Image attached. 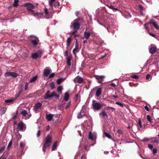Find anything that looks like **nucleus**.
I'll use <instances>...</instances> for the list:
<instances>
[{
    "instance_id": "nucleus-1",
    "label": "nucleus",
    "mask_w": 159,
    "mask_h": 159,
    "mask_svg": "<svg viewBox=\"0 0 159 159\" xmlns=\"http://www.w3.org/2000/svg\"><path fill=\"white\" fill-rule=\"evenodd\" d=\"M25 5L27 7L28 11L30 12L32 15L36 17L38 19L43 15L42 13H35L34 11L32 10L34 8V6L33 4L30 3H26Z\"/></svg>"
},
{
    "instance_id": "nucleus-2",
    "label": "nucleus",
    "mask_w": 159,
    "mask_h": 159,
    "mask_svg": "<svg viewBox=\"0 0 159 159\" xmlns=\"http://www.w3.org/2000/svg\"><path fill=\"white\" fill-rule=\"evenodd\" d=\"M52 136L49 135H47L43 145V151L45 152L46 149L48 147L52 142Z\"/></svg>"
},
{
    "instance_id": "nucleus-3",
    "label": "nucleus",
    "mask_w": 159,
    "mask_h": 159,
    "mask_svg": "<svg viewBox=\"0 0 159 159\" xmlns=\"http://www.w3.org/2000/svg\"><path fill=\"white\" fill-rule=\"evenodd\" d=\"M92 105L93 109L96 110H99L102 106L99 103L97 102L95 100L92 101Z\"/></svg>"
},
{
    "instance_id": "nucleus-4",
    "label": "nucleus",
    "mask_w": 159,
    "mask_h": 159,
    "mask_svg": "<svg viewBox=\"0 0 159 159\" xmlns=\"http://www.w3.org/2000/svg\"><path fill=\"white\" fill-rule=\"evenodd\" d=\"M56 0H50L48 2L50 6V9H53V4L54 6L56 7H58L59 4V2H55Z\"/></svg>"
},
{
    "instance_id": "nucleus-5",
    "label": "nucleus",
    "mask_w": 159,
    "mask_h": 159,
    "mask_svg": "<svg viewBox=\"0 0 159 159\" xmlns=\"http://www.w3.org/2000/svg\"><path fill=\"white\" fill-rule=\"evenodd\" d=\"M73 26V29L76 30H77L80 28V25L78 22V20H75L71 23V25Z\"/></svg>"
},
{
    "instance_id": "nucleus-6",
    "label": "nucleus",
    "mask_w": 159,
    "mask_h": 159,
    "mask_svg": "<svg viewBox=\"0 0 159 159\" xmlns=\"http://www.w3.org/2000/svg\"><path fill=\"white\" fill-rule=\"evenodd\" d=\"M42 105V103L40 102L37 103L34 105V111L36 112H38L40 109Z\"/></svg>"
},
{
    "instance_id": "nucleus-7",
    "label": "nucleus",
    "mask_w": 159,
    "mask_h": 159,
    "mask_svg": "<svg viewBox=\"0 0 159 159\" xmlns=\"http://www.w3.org/2000/svg\"><path fill=\"white\" fill-rule=\"evenodd\" d=\"M31 40L32 44L34 46L37 45L39 41L38 38L33 36H31Z\"/></svg>"
},
{
    "instance_id": "nucleus-8",
    "label": "nucleus",
    "mask_w": 159,
    "mask_h": 159,
    "mask_svg": "<svg viewBox=\"0 0 159 159\" xmlns=\"http://www.w3.org/2000/svg\"><path fill=\"white\" fill-rule=\"evenodd\" d=\"M50 91L48 90L44 95V99H47L49 98H51L54 96V93H52L50 94Z\"/></svg>"
},
{
    "instance_id": "nucleus-9",
    "label": "nucleus",
    "mask_w": 159,
    "mask_h": 159,
    "mask_svg": "<svg viewBox=\"0 0 159 159\" xmlns=\"http://www.w3.org/2000/svg\"><path fill=\"white\" fill-rule=\"evenodd\" d=\"M149 52L152 54L155 53L157 50L156 46L153 44H152L150 46L149 48Z\"/></svg>"
},
{
    "instance_id": "nucleus-10",
    "label": "nucleus",
    "mask_w": 159,
    "mask_h": 159,
    "mask_svg": "<svg viewBox=\"0 0 159 159\" xmlns=\"http://www.w3.org/2000/svg\"><path fill=\"white\" fill-rule=\"evenodd\" d=\"M18 75L17 73L15 72H7L5 74V76H11L15 78L17 77Z\"/></svg>"
},
{
    "instance_id": "nucleus-11",
    "label": "nucleus",
    "mask_w": 159,
    "mask_h": 159,
    "mask_svg": "<svg viewBox=\"0 0 159 159\" xmlns=\"http://www.w3.org/2000/svg\"><path fill=\"white\" fill-rule=\"evenodd\" d=\"M17 128L18 129L22 131H24L25 128L24 124L22 122H20L18 124Z\"/></svg>"
},
{
    "instance_id": "nucleus-12",
    "label": "nucleus",
    "mask_w": 159,
    "mask_h": 159,
    "mask_svg": "<svg viewBox=\"0 0 159 159\" xmlns=\"http://www.w3.org/2000/svg\"><path fill=\"white\" fill-rule=\"evenodd\" d=\"M74 81L75 82H77L79 83H82L83 82L84 80L82 77L77 76L74 80Z\"/></svg>"
},
{
    "instance_id": "nucleus-13",
    "label": "nucleus",
    "mask_w": 159,
    "mask_h": 159,
    "mask_svg": "<svg viewBox=\"0 0 159 159\" xmlns=\"http://www.w3.org/2000/svg\"><path fill=\"white\" fill-rule=\"evenodd\" d=\"M21 114L25 117V119H29L30 116V115L28 114L27 111L25 110H24L21 112Z\"/></svg>"
},
{
    "instance_id": "nucleus-14",
    "label": "nucleus",
    "mask_w": 159,
    "mask_h": 159,
    "mask_svg": "<svg viewBox=\"0 0 159 159\" xmlns=\"http://www.w3.org/2000/svg\"><path fill=\"white\" fill-rule=\"evenodd\" d=\"M89 139L92 140L95 139L96 137V134L95 133H93L92 134L91 131L89 133Z\"/></svg>"
},
{
    "instance_id": "nucleus-15",
    "label": "nucleus",
    "mask_w": 159,
    "mask_h": 159,
    "mask_svg": "<svg viewBox=\"0 0 159 159\" xmlns=\"http://www.w3.org/2000/svg\"><path fill=\"white\" fill-rule=\"evenodd\" d=\"M95 79L98 80L99 83H101L103 79L104 78V76L103 75L100 76L96 75L94 76Z\"/></svg>"
},
{
    "instance_id": "nucleus-16",
    "label": "nucleus",
    "mask_w": 159,
    "mask_h": 159,
    "mask_svg": "<svg viewBox=\"0 0 159 159\" xmlns=\"http://www.w3.org/2000/svg\"><path fill=\"white\" fill-rule=\"evenodd\" d=\"M51 71V69L49 68H46L45 69L43 73L44 75L46 77L47 76L50 74Z\"/></svg>"
},
{
    "instance_id": "nucleus-17",
    "label": "nucleus",
    "mask_w": 159,
    "mask_h": 159,
    "mask_svg": "<svg viewBox=\"0 0 159 159\" xmlns=\"http://www.w3.org/2000/svg\"><path fill=\"white\" fill-rule=\"evenodd\" d=\"M60 115L58 114L53 115L52 120L55 123L57 122L60 118Z\"/></svg>"
},
{
    "instance_id": "nucleus-18",
    "label": "nucleus",
    "mask_w": 159,
    "mask_h": 159,
    "mask_svg": "<svg viewBox=\"0 0 159 159\" xmlns=\"http://www.w3.org/2000/svg\"><path fill=\"white\" fill-rule=\"evenodd\" d=\"M69 98V94L68 92H66L65 94V96L62 101V102H64L65 101H68Z\"/></svg>"
},
{
    "instance_id": "nucleus-19",
    "label": "nucleus",
    "mask_w": 159,
    "mask_h": 159,
    "mask_svg": "<svg viewBox=\"0 0 159 159\" xmlns=\"http://www.w3.org/2000/svg\"><path fill=\"white\" fill-rule=\"evenodd\" d=\"M151 23L153 25L154 27L157 29H159V27L157 22L153 20H150Z\"/></svg>"
},
{
    "instance_id": "nucleus-20",
    "label": "nucleus",
    "mask_w": 159,
    "mask_h": 159,
    "mask_svg": "<svg viewBox=\"0 0 159 159\" xmlns=\"http://www.w3.org/2000/svg\"><path fill=\"white\" fill-rule=\"evenodd\" d=\"M151 23L153 25L154 27L157 29H159V27L157 22L153 20H150Z\"/></svg>"
},
{
    "instance_id": "nucleus-21",
    "label": "nucleus",
    "mask_w": 159,
    "mask_h": 159,
    "mask_svg": "<svg viewBox=\"0 0 159 159\" xmlns=\"http://www.w3.org/2000/svg\"><path fill=\"white\" fill-rule=\"evenodd\" d=\"M151 23L153 25L154 27L157 29H159V27L157 22L153 20H150Z\"/></svg>"
},
{
    "instance_id": "nucleus-22",
    "label": "nucleus",
    "mask_w": 159,
    "mask_h": 159,
    "mask_svg": "<svg viewBox=\"0 0 159 159\" xmlns=\"http://www.w3.org/2000/svg\"><path fill=\"white\" fill-rule=\"evenodd\" d=\"M102 88H99L98 89L96 92V95L97 97H98L102 93Z\"/></svg>"
},
{
    "instance_id": "nucleus-23",
    "label": "nucleus",
    "mask_w": 159,
    "mask_h": 159,
    "mask_svg": "<svg viewBox=\"0 0 159 159\" xmlns=\"http://www.w3.org/2000/svg\"><path fill=\"white\" fill-rule=\"evenodd\" d=\"M53 117V115L49 114L46 115V118L48 120L50 121L51 120H52Z\"/></svg>"
},
{
    "instance_id": "nucleus-24",
    "label": "nucleus",
    "mask_w": 159,
    "mask_h": 159,
    "mask_svg": "<svg viewBox=\"0 0 159 159\" xmlns=\"http://www.w3.org/2000/svg\"><path fill=\"white\" fill-rule=\"evenodd\" d=\"M99 115L100 116H101L102 117H106V118H107L108 117L106 113L104 111L100 112L99 114Z\"/></svg>"
},
{
    "instance_id": "nucleus-25",
    "label": "nucleus",
    "mask_w": 159,
    "mask_h": 159,
    "mask_svg": "<svg viewBox=\"0 0 159 159\" xmlns=\"http://www.w3.org/2000/svg\"><path fill=\"white\" fill-rule=\"evenodd\" d=\"M40 56V55L37 53H35L32 54V57L33 59H36Z\"/></svg>"
},
{
    "instance_id": "nucleus-26",
    "label": "nucleus",
    "mask_w": 159,
    "mask_h": 159,
    "mask_svg": "<svg viewBox=\"0 0 159 159\" xmlns=\"http://www.w3.org/2000/svg\"><path fill=\"white\" fill-rule=\"evenodd\" d=\"M84 36L86 39H88L90 35V33L89 32H84Z\"/></svg>"
},
{
    "instance_id": "nucleus-27",
    "label": "nucleus",
    "mask_w": 159,
    "mask_h": 159,
    "mask_svg": "<svg viewBox=\"0 0 159 159\" xmlns=\"http://www.w3.org/2000/svg\"><path fill=\"white\" fill-rule=\"evenodd\" d=\"M63 89L62 86L61 85L59 86L57 88V91L60 94H61L62 93V90Z\"/></svg>"
},
{
    "instance_id": "nucleus-28",
    "label": "nucleus",
    "mask_w": 159,
    "mask_h": 159,
    "mask_svg": "<svg viewBox=\"0 0 159 159\" xmlns=\"http://www.w3.org/2000/svg\"><path fill=\"white\" fill-rule=\"evenodd\" d=\"M84 115V113L82 112V111H81V112L78 114L77 118H81L83 117Z\"/></svg>"
},
{
    "instance_id": "nucleus-29",
    "label": "nucleus",
    "mask_w": 159,
    "mask_h": 159,
    "mask_svg": "<svg viewBox=\"0 0 159 159\" xmlns=\"http://www.w3.org/2000/svg\"><path fill=\"white\" fill-rule=\"evenodd\" d=\"M57 142H56L54 143L52 148V150L54 151L56 150L57 148Z\"/></svg>"
},
{
    "instance_id": "nucleus-30",
    "label": "nucleus",
    "mask_w": 159,
    "mask_h": 159,
    "mask_svg": "<svg viewBox=\"0 0 159 159\" xmlns=\"http://www.w3.org/2000/svg\"><path fill=\"white\" fill-rule=\"evenodd\" d=\"M106 109L111 112H112L115 110V109L114 108L109 107H107L106 108Z\"/></svg>"
},
{
    "instance_id": "nucleus-31",
    "label": "nucleus",
    "mask_w": 159,
    "mask_h": 159,
    "mask_svg": "<svg viewBox=\"0 0 159 159\" xmlns=\"http://www.w3.org/2000/svg\"><path fill=\"white\" fill-rule=\"evenodd\" d=\"M71 41V39L70 37H69L68 38L67 41V46L68 47L70 46Z\"/></svg>"
},
{
    "instance_id": "nucleus-32",
    "label": "nucleus",
    "mask_w": 159,
    "mask_h": 159,
    "mask_svg": "<svg viewBox=\"0 0 159 159\" xmlns=\"http://www.w3.org/2000/svg\"><path fill=\"white\" fill-rule=\"evenodd\" d=\"M37 79V76H35L33 77L30 80V83L33 82L35 81Z\"/></svg>"
},
{
    "instance_id": "nucleus-33",
    "label": "nucleus",
    "mask_w": 159,
    "mask_h": 159,
    "mask_svg": "<svg viewBox=\"0 0 159 159\" xmlns=\"http://www.w3.org/2000/svg\"><path fill=\"white\" fill-rule=\"evenodd\" d=\"M7 110V108L6 107L3 108L2 109L1 111L0 112V114L1 115H2L3 114H4Z\"/></svg>"
},
{
    "instance_id": "nucleus-34",
    "label": "nucleus",
    "mask_w": 159,
    "mask_h": 159,
    "mask_svg": "<svg viewBox=\"0 0 159 159\" xmlns=\"http://www.w3.org/2000/svg\"><path fill=\"white\" fill-rule=\"evenodd\" d=\"M64 80V79L61 78L58 79L57 81V83L58 84H59Z\"/></svg>"
},
{
    "instance_id": "nucleus-35",
    "label": "nucleus",
    "mask_w": 159,
    "mask_h": 159,
    "mask_svg": "<svg viewBox=\"0 0 159 159\" xmlns=\"http://www.w3.org/2000/svg\"><path fill=\"white\" fill-rule=\"evenodd\" d=\"M44 13H45V15L46 16H48V15H49V13L48 12V9H47V8H45V9H44Z\"/></svg>"
},
{
    "instance_id": "nucleus-36",
    "label": "nucleus",
    "mask_w": 159,
    "mask_h": 159,
    "mask_svg": "<svg viewBox=\"0 0 159 159\" xmlns=\"http://www.w3.org/2000/svg\"><path fill=\"white\" fill-rule=\"evenodd\" d=\"M50 88L52 89H53L55 87L54 84L53 82H52L50 84Z\"/></svg>"
},
{
    "instance_id": "nucleus-37",
    "label": "nucleus",
    "mask_w": 159,
    "mask_h": 159,
    "mask_svg": "<svg viewBox=\"0 0 159 159\" xmlns=\"http://www.w3.org/2000/svg\"><path fill=\"white\" fill-rule=\"evenodd\" d=\"M104 134L105 136L108 138L109 139H111V136L110 135V134L106 132H104Z\"/></svg>"
},
{
    "instance_id": "nucleus-38",
    "label": "nucleus",
    "mask_w": 159,
    "mask_h": 159,
    "mask_svg": "<svg viewBox=\"0 0 159 159\" xmlns=\"http://www.w3.org/2000/svg\"><path fill=\"white\" fill-rule=\"evenodd\" d=\"M18 0H14L13 6L15 7H16L18 4Z\"/></svg>"
},
{
    "instance_id": "nucleus-39",
    "label": "nucleus",
    "mask_w": 159,
    "mask_h": 159,
    "mask_svg": "<svg viewBox=\"0 0 159 159\" xmlns=\"http://www.w3.org/2000/svg\"><path fill=\"white\" fill-rule=\"evenodd\" d=\"M25 144L22 142H21L20 144V147L21 149H23L24 148Z\"/></svg>"
},
{
    "instance_id": "nucleus-40",
    "label": "nucleus",
    "mask_w": 159,
    "mask_h": 159,
    "mask_svg": "<svg viewBox=\"0 0 159 159\" xmlns=\"http://www.w3.org/2000/svg\"><path fill=\"white\" fill-rule=\"evenodd\" d=\"M12 140H11L10 142H9L8 144V146H7V148L9 149L10 147H11L12 144Z\"/></svg>"
},
{
    "instance_id": "nucleus-41",
    "label": "nucleus",
    "mask_w": 159,
    "mask_h": 159,
    "mask_svg": "<svg viewBox=\"0 0 159 159\" xmlns=\"http://www.w3.org/2000/svg\"><path fill=\"white\" fill-rule=\"evenodd\" d=\"M116 104L119 105L121 107H123L124 106V105L120 102H116Z\"/></svg>"
},
{
    "instance_id": "nucleus-42",
    "label": "nucleus",
    "mask_w": 159,
    "mask_h": 159,
    "mask_svg": "<svg viewBox=\"0 0 159 159\" xmlns=\"http://www.w3.org/2000/svg\"><path fill=\"white\" fill-rule=\"evenodd\" d=\"M147 119L150 122V123H152L151 118L150 116L149 115H148L147 116Z\"/></svg>"
},
{
    "instance_id": "nucleus-43",
    "label": "nucleus",
    "mask_w": 159,
    "mask_h": 159,
    "mask_svg": "<svg viewBox=\"0 0 159 159\" xmlns=\"http://www.w3.org/2000/svg\"><path fill=\"white\" fill-rule=\"evenodd\" d=\"M71 104V102H69L67 104L65 107V108L66 109H68L70 107Z\"/></svg>"
},
{
    "instance_id": "nucleus-44",
    "label": "nucleus",
    "mask_w": 159,
    "mask_h": 159,
    "mask_svg": "<svg viewBox=\"0 0 159 159\" xmlns=\"http://www.w3.org/2000/svg\"><path fill=\"white\" fill-rule=\"evenodd\" d=\"M72 59V56H70L67 57L66 60L67 61H70Z\"/></svg>"
},
{
    "instance_id": "nucleus-45",
    "label": "nucleus",
    "mask_w": 159,
    "mask_h": 159,
    "mask_svg": "<svg viewBox=\"0 0 159 159\" xmlns=\"http://www.w3.org/2000/svg\"><path fill=\"white\" fill-rule=\"evenodd\" d=\"M13 100H14L13 99L7 100L5 101V102L6 103H10L13 102Z\"/></svg>"
},
{
    "instance_id": "nucleus-46",
    "label": "nucleus",
    "mask_w": 159,
    "mask_h": 159,
    "mask_svg": "<svg viewBox=\"0 0 159 159\" xmlns=\"http://www.w3.org/2000/svg\"><path fill=\"white\" fill-rule=\"evenodd\" d=\"M21 135L20 134H18L16 135L17 139H18V140H20L21 138Z\"/></svg>"
},
{
    "instance_id": "nucleus-47",
    "label": "nucleus",
    "mask_w": 159,
    "mask_h": 159,
    "mask_svg": "<svg viewBox=\"0 0 159 159\" xmlns=\"http://www.w3.org/2000/svg\"><path fill=\"white\" fill-rule=\"evenodd\" d=\"M157 149L156 148H154L152 149V152L154 154H155L157 153Z\"/></svg>"
},
{
    "instance_id": "nucleus-48",
    "label": "nucleus",
    "mask_w": 159,
    "mask_h": 159,
    "mask_svg": "<svg viewBox=\"0 0 159 159\" xmlns=\"http://www.w3.org/2000/svg\"><path fill=\"white\" fill-rule=\"evenodd\" d=\"M5 148V147H2V148L0 149V154L2 153L4 151Z\"/></svg>"
},
{
    "instance_id": "nucleus-49",
    "label": "nucleus",
    "mask_w": 159,
    "mask_h": 159,
    "mask_svg": "<svg viewBox=\"0 0 159 159\" xmlns=\"http://www.w3.org/2000/svg\"><path fill=\"white\" fill-rule=\"evenodd\" d=\"M148 148L151 150H152V149H153V146L151 144H148Z\"/></svg>"
},
{
    "instance_id": "nucleus-50",
    "label": "nucleus",
    "mask_w": 159,
    "mask_h": 159,
    "mask_svg": "<svg viewBox=\"0 0 159 159\" xmlns=\"http://www.w3.org/2000/svg\"><path fill=\"white\" fill-rule=\"evenodd\" d=\"M139 8L140 9L141 11H142L144 10V8L141 5H139Z\"/></svg>"
},
{
    "instance_id": "nucleus-51",
    "label": "nucleus",
    "mask_w": 159,
    "mask_h": 159,
    "mask_svg": "<svg viewBox=\"0 0 159 159\" xmlns=\"http://www.w3.org/2000/svg\"><path fill=\"white\" fill-rule=\"evenodd\" d=\"M138 123L140 127V128H142V125L141 124V120L140 119H139V120Z\"/></svg>"
},
{
    "instance_id": "nucleus-52",
    "label": "nucleus",
    "mask_w": 159,
    "mask_h": 159,
    "mask_svg": "<svg viewBox=\"0 0 159 159\" xmlns=\"http://www.w3.org/2000/svg\"><path fill=\"white\" fill-rule=\"evenodd\" d=\"M78 47L77 46H76L75 48L73 50V52L74 54H76L75 53V51H77L78 50Z\"/></svg>"
},
{
    "instance_id": "nucleus-53",
    "label": "nucleus",
    "mask_w": 159,
    "mask_h": 159,
    "mask_svg": "<svg viewBox=\"0 0 159 159\" xmlns=\"http://www.w3.org/2000/svg\"><path fill=\"white\" fill-rule=\"evenodd\" d=\"M132 77L135 79H137L139 78V77L136 75H133Z\"/></svg>"
},
{
    "instance_id": "nucleus-54",
    "label": "nucleus",
    "mask_w": 159,
    "mask_h": 159,
    "mask_svg": "<svg viewBox=\"0 0 159 159\" xmlns=\"http://www.w3.org/2000/svg\"><path fill=\"white\" fill-rule=\"evenodd\" d=\"M54 75H55L54 73H52L51 75H50L49 77V78H52L54 76Z\"/></svg>"
},
{
    "instance_id": "nucleus-55",
    "label": "nucleus",
    "mask_w": 159,
    "mask_h": 159,
    "mask_svg": "<svg viewBox=\"0 0 159 159\" xmlns=\"http://www.w3.org/2000/svg\"><path fill=\"white\" fill-rule=\"evenodd\" d=\"M52 93H54V96H55L57 98H58L59 97V95L57 94H56L55 92H53Z\"/></svg>"
},
{
    "instance_id": "nucleus-56",
    "label": "nucleus",
    "mask_w": 159,
    "mask_h": 159,
    "mask_svg": "<svg viewBox=\"0 0 159 159\" xmlns=\"http://www.w3.org/2000/svg\"><path fill=\"white\" fill-rule=\"evenodd\" d=\"M28 89V84L27 83H26L25 84V90H27Z\"/></svg>"
},
{
    "instance_id": "nucleus-57",
    "label": "nucleus",
    "mask_w": 159,
    "mask_h": 159,
    "mask_svg": "<svg viewBox=\"0 0 159 159\" xmlns=\"http://www.w3.org/2000/svg\"><path fill=\"white\" fill-rule=\"evenodd\" d=\"M40 135V130H39L38 131L37 134V137H39Z\"/></svg>"
},
{
    "instance_id": "nucleus-58",
    "label": "nucleus",
    "mask_w": 159,
    "mask_h": 159,
    "mask_svg": "<svg viewBox=\"0 0 159 159\" xmlns=\"http://www.w3.org/2000/svg\"><path fill=\"white\" fill-rule=\"evenodd\" d=\"M150 76L149 74H148L146 77V79L147 80H148L150 78Z\"/></svg>"
},
{
    "instance_id": "nucleus-59",
    "label": "nucleus",
    "mask_w": 159,
    "mask_h": 159,
    "mask_svg": "<svg viewBox=\"0 0 159 159\" xmlns=\"http://www.w3.org/2000/svg\"><path fill=\"white\" fill-rule=\"evenodd\" d=\"M110 8L112 9H113V10H117V8H114L112 6H110Z\"/></svg>"
},
{
    "instance_id": "nucleus-60",
    "label": "nucleus",
    "mask_w": 159,
    "mask_h": 159,
    "mask_svg": "<svg viewBox=\"0 0 159 159\" xmlns=\"http://www.w3.org/2000/svg\"><path fill=\"white\" fill-rule=\"evenodd\" d=\"M81 159H86V156L84 155H83L81 157Z\"/></svg>"
},
{
    "instance_id": "nucleus-61",
    "label": "nucleus",
    "mask_w": 159,
    "mask_h": 159,
    "mask_svg": "<svg viewBox=\"0 0 159 159\" xmlns=\"http://www.w3.org/2000/svg\"><path fill=\"white\" fill-rule=\"evenodd\" d=\"M50 127L49 125H48L46 127V130L47 131H48L49 130Z\"/></svg>"
},
{
    "instance_id": "nucleus-62",
    "label": "nucleus",
    "mask_w": 159,
    "mask_h": 159,
    "mask_svg": "<svg viewBox=\"0 0 159 159\" xmlns=\"http://www.w3.org/2000/svg\"><path fill=\"white\" fill-rule=\"evenodd\" d=\"M145 109L148 111H149V109L147 106H145Z\"/></svg>"
},
{
    "instance_id": "nucleus-63",
    "label": "nucleus",
    "mask_w": 159,
    "mask_h": 159,
    "mask_svg": "<svg viewBox=\"0 0 159 159\" xmlns=\"http://www.w3.org/2000/svg\"><path fill=\"white\" fill-rule=\"evenodd\" d=\"M68 55V52L67 51H66L64 53V56H67Z\"/></svg>"
},
{
    "instance_id": "nucleus-64",
    "label": "nucleus",
    "mask_w": 159,
    "mask_h": 159,
    "mask_svg": "<svg viewBox=\"0 0 159 159\" xmlns=\"http://www.w3.org/2000/svg\"><path fill=\"white\" fill-rule=\"evenodd\" d=\"M111 85L112 87H115L116 86V85L114 83H111Z\"/></svg>"
}]
</instances>
